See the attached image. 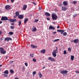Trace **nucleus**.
Here are the masks:
<instances>
[{
  "label": "nucleus",
  "mask_w": 79,
  "mask_h": 79,
  "mask_svg": "<svg viewBox=\"0 0 79 79\" xmlns=\"http://www.w3.org/2000/svg\"><path fill=\"white\" fill-rule=\"evenodd\" d=\"M51 17L53 20H56L58 18V16L55 14H52Z\"/></svg>",
  "instance_id": "nucleus-1"
},
{
  "label": "nucleus",
  "mask_w": 79,
  "mask_h": 79,
  "mask_svg": "<svg viewBox=\"0 0 79 79\" xmlns=\"http://www.w3.org/2000/svg\"><path fill=\"white\" fill-rule=\"evenodd\" d=\"M68 72L67 70H61L60 71V73L62 74H65L66 75H67V74Z\"/></svg>",
  "instance_id": "nucleus-2"
},
{
  "label": "nucleus",
  "mask_w": 79,
  "mask_h": 79,
  "mask_svg": "<svg viewBox=\"0 0 79 79\" xmlns=\"http://www.w3.org/2000/svg\"><path fill=\"white\" fill-rule=\"evenodd\" d=\"M8 20V18L7 17H2L1 18V21H6Z\"/></svg>",
  "instance_id": "nucleus-3"
},
{
  "label": "nucleus",
  "mask_w": 79,
  "mask_h": 79,
  "mask_svg": "<svg viewBox=\"0 0 79 79\" xmlns=\"http://www.w3.org/2000/svg\"><path fill=\"white\" fill-rule=\"evenodd\" d=\"M5 8L6 10H10L11 9V7L10 5H7L5 6Z\"/></svg>",
  "instance_id": "nucleus-4"
},
{
  "label": "nucleus",
  "mask_w": 79,
  "mask_h": 79,
  "mask_svg": "<svg viewBox=\"0 0 79 79\" xmlns=\"http://www.w3.org/2000/svg\"><path fill=\"white\" fill-rule=\"evenodd\" d=\"M48 60H51V61H55V60L54 58H52L51 57H48Z\"/></svg>",
  "instance_id": "nucleus-5"
},
{
  "label": "nucleus",
  "mask_w": 79,
  "mask_h": 79,
  "mask_svg": "<svg viewBox=\"0 0 79 79\" xmlns=\"http://www.w3.org/2000/svg\"><path fill=\"white\" fill-rule=\"evenodd\" d=\"M18 18L20 19H23V18H24V15H19Z\"/></svg>",
  "instance_id": "nucleus-6"
},
{
  "label": "nucleus",
  "mask_w": 79,
  "mask_h": 79,
  "mask_svg": "<svg viewBox=\"0 0 79 79\" xmlns=\"http://www.w3.org/2000/svg\"><path fill=\"white\" fill-rule=\"evenodd\" d=\"M10 40H12V39H11V38H6L5 39V41H7V42H8Z\"/></svg>",
  "instance_id": "nucleus-7"
},
{
  "label": "nucleus",
  "mask_w": 79,
  "mask_h": 79,
  "mask_svg": "<svg viewBox=\"0 0 79 79\" xmlns=\"http://www.w3.org/2000/svg\"><path fill=\"white\" fill-rule=\"evenodd\" d=\"M49 30H50L51 29H52V30H55V27H54L50 25L49 27Z\"/></svg>",
  "instance_id": "nucleus-8"
},
{
  "label": "nucleus",
  "mask_w": 79,
  "mask_h": 79,
  "mask_svg": "<svg viewBox=\"0 0 79 79\" xmlns=\"http://www.w3.org/2000/svg\"><path fill=\"white\" fill-rule=\"evenodd\" d=\"M1 53L2 54H5L6 53V51L4 50H1L0 51Z\"/></svg>",
  "instance_id": "nucleus-9"
},
{
  "label": "nucleus",
  "mask_w": 79,
  "mask_h": 79,
  "mask_svg": "<svg viewBox=\"0 0 79 79\" xmlns=\"http://www.w3.org/2000/svg\"><path fill=\"white\" fill-rule=\"evenodd\" d=\"M44 15L46 16L49 17L50 16V14L47 12H45Z\"/></svg>",
  "instance_id": "nucleus-10"
},
{
  "label": "nucleus",
  "mask_w": 79,
  "mask_h": 79,
  "mask_svg": "<svg viewBox=\"0 0 79 79\" xmlns=\"http://www.w3.org/2000/svg\"><path fill=\"white\" fill-rule=\"evenodd\" d=\"M67 9L66 8V7L63 6L62 7V10L63 11H66V10Z\"/></svg>",
  "instance_id": "nucleus-11"
},
{
  "label": "nucleus",
  "mask_w": 79,
  "mask_h": 79,
  "mask_svg": "<svg viewBox=\"0 0 79 79\" xmlns=\"http://www.w3.org/2000/svg\"><path fill=\"white\" fill-rule=\"evenodd\" d=\"M78 40H79L78 39H76L74 40L73 41H72V42H74L76 44V43H78Z\"/></svg>",
  "instance_id": "nucleus-12"
},
{
  "label": "nucleus",
  "mask_w": 79,
  "mask_h": 79,
  "mask_svg": "<svg viewBox=\"0 0 79 79\" xmlns=\"http://www.w3.org/2000/svg\"><path fill=\"white\" fill-rule=\"evenodd\" d=\"M36 30L37 28H36L35 27H33V28H32L31 29V31H32V32H35V31H36Z\"/></svg>",
  "instance_id": "nucleus-13"
},
{
  "label": "nucleus",
  "mask_w": 79,
  "mask_h": 79,
  "mask_svg": "<svg viewBox=\"0 0 79 79\" xmlns=\"http://www.w3.org/2000/svg\"><path fill=\"white\" fill-rule=\"evenodd\" d=\"M27 8V5L25 4L23 6V10H25V9Z\"/></svg>",
  "instance_id": "nucleus-14"
},
{
  "label": "nucleus",
  "mask_w": 79,
  "mask_h": 79,
  "mask_svg": "<svg viewBox=\"0 0 79 79\" xmlns=\"http://www.w3.org/2000/svg\"><path fill=\"white\" fill-rule=\"evenodd\" d=\"M15 14L16 16H19V13L18 11L16 12L15 13Z\"/></svg>",
  "instance_id": "nucleus-15"
},
{
  "label": "nucleus",
  "mask_w": 79,
  "mask_h": 79,
  "mask_svg": "<svg viewBox=\"0 0 79 79\" xmlns=\"http://www.w3.org/2000/svg\"><path fill=\"white\" fill-rule=\"evenodd\" d=\"M63 4L64 6H67L68 5V3L66 1H64L63 2Z\"/></svg>",
  "instance_id": "nucleus-16"
},
{
  "label": "nucleus",
  "mask_w": 79,
  "mask_h": 79,
  "mask_svg": "<svg viewBox=\"0 0 79 79\" xmlns=\"http://www.w3.org/2000/svg\"><path fill=\"white\" fill-rule=\"evenodd\" d=\"M31 47L33 48H37V46H35L33 44L31 45Z\"/></svg>",
  "instance_id": "nucleus-17"
},
{
  "label": "nucleus",
  "mask_w": 79,
  "mask_h": 79,
  "mask_svg": "<svg viewBox=\"0 0 79 79\" xmlns=\"http://www.w3.org/2000/svg\"><path fill=\"white\" fill-rule=\"evenodd\" d=\"M29 20L28 18H25V20L24 21V24H26V22Z\"/></svg>",
  "instance_id": "nucleus-18"
},
{
  "label": "nucleus",
  "mask_w": 79,
  "mask_h": 79,
  "mask_svg": "<svg viewBox=\"0 0 79 79\" xmlns=\"http://www.w3.org/2000/svg\"><path fill=\"white\" fill-rule=\"evenodd\" d=\"M58 53V50H55L52 53H54L55 54H56Z\"/></svg>",
  "instance_id": "nucleus-19"
},
{
  "label": "nucleus",
  "mask_w": 79,
  "mask_h": 79,
  "mask_svg": "<svg viewBox=\"0 0 79 79\" xmlns=\"http://www.w3.org/2000/svg\"><path fill=\"white\" fill-rule=\"evenodd\" d=\"M45 52H46L45 50H43L40 51V52L41 53H45Z\"/></svg>",
  "instance_id": "nucleus-20"
},
{
  "label": "nucleus",
  "mask_w": 79,
  "mask_h": 79,
  "mask_svg": "<svg viewBox=\"0 0 79 79\" xmlns=\"http://www.w3.org/2000/svg\"><path fill=\"white\" fill-rule=\"evenodd\" d=\"M8 20L9 21H10V22H11V23H13V22H14V20L13 19H8Z\"/></svg>",
  "instance_id": "nucleus-21"
},
{
  "label": "nucleus",
  "mask_w": 79,
  "mask_h": 79,
  "mask_svg": "<svg viewBox=\"0 0 79 79\" xmlns=\"http://www.w3.org/2000/svg\"><path fill=\"white\" fill-rule=\"evenodd\" d=\"M4 74H8L9 73L8 72V70H6L4 72Z\"/></svg>",
  "instance_id": "nucleus-22"
},
{
  "label": "nucleus",
  "mask_w": 79,
  "mask_h": 79,
  "mask_svg": "<svg viewBox=\"0 0 79 79\" xmlns=\"http://www.w3.org/2000/svg\"><path fill=\"white\" fill-rule=\"evenodd\" d=\"M39 77L40 78H41L42 76V73H39Z\"/></svg>",
  "instance_id": "nucleus-23"
},
{
  "label": "nucleus",
  "mask_w": 79,
  "mask_h": 79,
  "mask_svg": "<svg viewBox=\"0 0 79 79\" xmlns=\"http://www.w3.org/2000/svg\"><path fill=\"white\" fill-rule=\"evenodd\" d=\"M74 58V56H71V60L73 61Z\"/></svg>",
  "instance_id": "nucleus-24"
},
{
  "label": "nucleus",
  "mask_w": 79,
  "mask_h": 79,
  "mask_svg": "<svg viewBox=\"0 0 79 79\" xmlns=\"http://www.w3.org/2000/svg\"><path fill=\"white\" fill-rule=\"evenodd\" d=\"M10 73L13 74V73H14V71L13 69H11L10 70Z\"/></svg>",
  "instance_id": "nucleus-25"
},
{
  "label": "nucleus",
  "mask_w": 79,
  "mask_h": 79,
  "mask_svg": "<svg viewBox=\"0 0 79 79\" xmlns=\"http://www.w3.org/2000/svg\"><path fill=\"white\" fill-rule=\"evenodd\" d=\"M64 30H61V31H60V34H63V33H64Z\"/></svg>",
  "instance_id": "nucleus-26"
},
{
  "label": "nucleus",
  "mask_w": 79,
  "mask_h": 79,
  "mask_svg": "<svg viewBox=\"0 0 79 79\" xmlns=\"http://www.w3.org/2000/svg\"><path fill=\"white\" fill-rule=\"evenodd\" d=\"M9 34L10 35H11L13 34V32H10L9 33Z\"/></svg>",
  "instance_id": "nucleus-27"
},
{
  "label": "nucleus",
  "mask_w": 79,
  "mask_h": 79,
  "mask_svg": "<svg viewBox=\"0 0 79 79\" xmlns=\"http://www.w3.org/2000/svg\"><path fill=\"white\" fill-rule=\"evenodd\" d=\"M30 56L31 58H33L34 57V54H30Z\"/></svg>",
  "instance_id": "nucleus-28"
},
{
  "label": "nucleus",
  "mask_w": 79,
  "mask_h": 79,
  "mask_svg": "<svg viewBox=\"0 0 79 79\" xmlns=\"http://www.w3.org/2000/svg\"><path fill=\"white\" fill-rule=\"evenodd\" d=\"M67 35V33L66 32H64L63 33V35H64V36H66Z\"/></svg>",
  "instance_id": "nucleus-29"
},
{
  "label": "nucleus",
  "mask_w": 79,
  "mask_h": 79,
  "mask_svg": "<svg viewBox=\"0 0 79 79\" xmlns=\"http://www.w3.org/2000/svg\"><path fill=\"white\" fill-rule=\"evenodd\" d=\"M52 55L54 57H56V54L52 53Z\"/></svg>",
  "instance_id": "nucleus-30"
},
{
  "label": "nucleus",
  "mask_w": 79,
  "mask_h": 79,
  "mask_svg": "<svg viewBox=\"0 0 79 79\" xmlns=\"http://www.w3.org/2000/svg\"><path fill=\"white\" fill-rule=\"evenodd\" d=\"M63 54L64 55H66V54H67V52H66V51L64 50V51Z\"/></svg>",
  "instance_id": "nucleus-31"
},
{
  "label": "nucleus",
  "mask_w": 79,
  "mask_h": 79,
  "mask_svg": "<svg viewBox=\"0 0 79 79\" xmlns=\"http://www.w3.org/2000/svg\"><path fill=\"white\" fill-rule=\"evenodd\" d=\"M10 28L11 29H15V27H14V26H12L10 27Z\"/></svg>",
  "instance_id": "nucleus-32"
},
{
  "label": "nucleus",
  "mask_w": 79,
  "mask_h": 79,
  "mask_svg": "<svg viewBox=\"0 0 79 79\" xmlns=\"http://www.w3.org/2000/svg\"><path fill=\"white\" fill-rule=\"evenodd\" d=\"M19 26H20L21 24V22L20 20L19 21Z\"/></svg>",
  "instance_id": "nucleus-33"
},
{
  "label": "nucleus",
  "mask_w": 79,
  "mask_h": 79,
  "mask_svg": "<svg viewBox=\"0 0 79 79\" xmlns=\"http://www.w3.org/2000/svg\"><path fill=\"white\" fill-rule=\"evenodd\" d=\"M59 40H60V39H55L54 40V42H57V41H58Z\"/></svg>",
  "instance_id": "nucleus-34"
},
{
  "label": "nucleus",
  "mask_w": 79,
  "mask_h": 79,
  "mask_svg": "<svg viewBox=\"0 0 79 79\" xmlns=\"http://www.w3.org/2000/svg\"><path fill=\"white\" fill-rule=\"evenodd\" d=\"M14 61H10L9 62V64H13V62Z\"/></svg>",
  "instance_id": "nucleus-35"
},
{
  "label": "nucleus",
  "mask_w": 79,
  "mask_h": 79,
  "mask_svg": "<svg viewBox=\"0 0 79 79\" xmlns=\"http://www.w3.org/2000/svg\"><path fill=\"white\" fill-rule=\"evenodd\" d=\"M32 74H33V75H35L36 74V72L34 71L33 72Z\"/></svg>",
  "instance_id": "nucleus-36"
},
{
  "label": "nucleus",
  "mask_w": 79,
  "mask_h": 79,
  "mask_svg": "<svg viewBox=\"0 0 79 79\" xmlns=\"http://www.w3.org/2000/svg\"><path fill=\"white\" fill-rule=\"evenodd\" d=\"M33 61H34V62H36V59L35 58H34L33 59Z\"/></svg>",
  "instance_id": "nucleus-37"
},
{
  "label": "nucleus",
  "mask_w": 79,
  "mask_h": 79,
  "mask_svg": "<svg viewBox=\"0 0 79 79\" xmlns=\"http://www.w3.org/2000/svg\"><path fill=\"white\" fill-rule=\"evenodd\" d=\"M8 74H3V75L5 77H7L8 76V75H7Z\"/></svg>",
  "instance_id": "nucleus-38"
},
{
  "label": "nucleus",
  "mask_w": 79,
  "mask_h": 79,
  "mask_svg": "<svg viewBox=\"0 0 79 79\" xmlns=\"http://www.w3.org/2000/svg\"><path fill=\"white\" fill-rule=\"evenodd\" d=\"M34 21L35 23H37V22L38 21H39V19H35V20Z\"/></svg>",
  "instance_id": "nucleus-39"
},
{
  "label": "nucleus",
  "mask_w": 79,
  "mask_h": 79,
  "mask_svg": "<svg viewBox=\"0 0 79 79\" xmlns=\"http://www.w3.org/2000/svg\"><path fill=\"white\" fill-rule=\"evenodd\" d=\"M77 3V2L76 1H73V4H74L75 5Z\"/></svg>",
  "instance_id": "nucleus-40"
},
{
  "label": "nucleus",
  "mask_w": 79,
  "mask_h": 79,
  "mask_svg": "<svg viewBox=\"0 0 79 79\" xmlns=\"http://www.w3.org/2000/svg\"><path fill=\"white\" fill-rule=\"evenodd\" d=\"M22 70H23V71H24L25 69H24V67H23L22 69Z\"/></svg>",
  "instance_id": "nucleus-41"
},
{
  "label": "nucleus",
  "mask_w": 79,
  "mask_h": 79,
  "mask_svg": "<svg viewBox=\"0 0 79 79\" xmlns=\"http://www.w3.org/2000/svg\"><path fill=\"white\" fill-rule=\"evenodd\" d=\"M25 65L27 67V66H28V65L27 64V63H25Z\"/></svg>",
  "instance_id": "nucleus-42"
},
{
  "label": "nucleus",
  "mask_w": 79,
  "mask_h": 79,
  "mask_svg": "<svg viewBox=\"0 0 79 79\" xmlns=\"http://www.w3.org/2000/svg\"><path fill=\"white\" fill-rule=\"evenodd\" d=\"M47 20L50 21V18H47Z\"/></svg>",
  "instance_id": "nucleus-43"
},
{
  "label": "nucleus",
  "mask_w": 79,
  "mask_h": 79,
  "mask_svg": "<svg viewBox=\"0 0 79 79\" xmlns=\"http://www.w3.org/2000/svg\"><path fill=\"white\" fill-rule=\"evenodd\" d=\"M61 30H57V32H61Z\"/></svg>",
  "instance_id": "nucleus-44"
},
{
  "label": "nucleus",
  "mask_w": 79,
  "mask_h": 79,
  "mask_svg": "<svg viewBox=\"0 0 79 79\" xmlns=\"http://www.w3.org/2000/svg\"><path fill=\"white\" fill-rule=\"evenodd\" d=\"M42 10V8L39 7V10Z\"/></svg>",
  "instance_id": "nucleus-45"
},
{
  "label": "nucleus",
  "mask_w": 79,
  "mask_h": 79,
  "mask_svg": "<svg viewBox=\"0 0 79 79\" xmlns=\"http://www.w3.org/2000/svg\"><path fill=\"white\" fill-rule=\"evenodd\" d=\"M76 73H78V74H79V71H76Z\"/></svg>",
  "instance_id": "nucleus-46"
},
{
  "label": "nucleus",
  "mask_w": 79,
  "mask_h": 79,
  "mask_svg": "<svg viewBox=\"0 0 79 79\" xmlns=\"http://www.w3.org/2000/svg\"><path fill=\"white\" fill-rule=\"evenodd\" d=\"M11 2H15V0H11Z\"/></svg>",
  "instance_id": "nucleus-47"
},
{
  "label": "nucleus",
  "mask_w": 79,
  "mask_h": 79,
  "mask_svg": "<svg viewBox=\"0 0 79 79\" xmlns=\"http://www.w3.org/2000/svg\"><path fill=\"white\" fill-rule=\"evenodd\" d=\"M77 16V14H75L73 15L74 17H76Z\"/></svg>",
  "instance_id": "nucleus-48"
},
{
  "label": "nucleus",
  "mask_w": 79,
  "mask_h": 79,
  "mask_svg": "<svg viewBox=\"0 0 79 79\" xmlns=\"http://www.w3.org/2000/svg\"><path fill=\"white\" fill-rule=\"evenodd\" d=\"M32 3L34 5H36V3H35L34 2H32Z\"/></svg>",
  "instance_id": "nucleus-49"
},
{
  "label": "nucleus",
  "mask_w": 79,
  "mask_h": 79,
  "mask_svg": "<svg viewBox=\"0 0 79 79\" xmlns=\"http://www.w3.org/2000/svg\"><path fill=\"white\" fill-rule=\"evenodd\" d=\"M13 19L14 20V22H15V21H16V19Z\"/></svg>",
  "instance_id": "nucleus-50"
},
{
  "label": "nucleus",
  "mask_w": 79,
  "mask_h": 79,
  "mask_svg": "<svg viewBox=\"0 0 79 79\" xmlns=\"http://www.w3.org/2000/svg\"><path fill=\"white\" fill-rule=\"evenodd\" d=\"M2 32L1 31H0V35H2Z\"/></svg>",
  "instance_id": "nucleus-51"
},
{
  "label": "nucleus",
  "mask_w": 79,
  "mask_h": 79,
  "mask_svg": "<svg viewBox=\"0 0 79 79\" xmlns=\"http://www.w3.org/2000/svg\"><path fill=\"white\" fill-rule=\"evenodd\" d=\"M0 50H3V48H0Z\"/></svg>",
  "instance_id": "nucleus-52"
},
{
  "label": "nucleus",
  "mask_w": 79,
  "mask_h": 79,
  "mask_svg": "<svg viewBox=\"0 0 79 79\" xmlns=\"http://www.w3.org/2000/svg\"><path fill=\"white\" fill-rule=\"evenodd\" d=\"M56 31H55L53 32V34H56Z\"/></svg>",
  "instance_id": "nucleus-53"
},
{
  "label": "nucleus",
  "mask_w": 79,
  "mask_h": 79,
  "mask_svg": "<svg viewBox=\"0 0 79 79\" xmlns=\"http://www.w3.org/2000/svg\"><path fill=\"white\" fill-rule=\"evenodd\" d=\"M68 50H71V48H68Z\"/></svg>",
  "instance_id": "nucleus-54"
},
{
  "label": "nucleus",
  "mask_w": 79,
  "mask_h": 79,
  "mask_svg": "<svg viewBox=\"0 0 79 79\" xmlns=\"http://www.w3.org/2000/svg\"><path fill=\"white\" fill-rule=\"evenodd\" d=\"M57 28H58V29H59V28H60V26H58L57 27Z\"/></svg>",
  "instance_id": "nucleus-55"
},
{
  "label": "nucleus",
  "mask_w": 79,
  "mask_h": 79,
  "mask_svg": "<svg viewBox=\"0 0 79 79\" xmlns=\"http://www.w3.org/2000/svg\"><path fill=\"white\" fill-rule=\"evenodd\" d=\"M14 18H16V16H14Z\"/></svg>",
  "instance_id": "nucleus-56"
},
{
  "label": "nucleus",
  "mask_w": 79,
  "mask_h": 79,
  "mask_svg": "<svg viewBox=\"0 0 79 79\" xmlns=\"http://www.w3.org/2000/svg\"><path fill=\"white\" fill-rule=\"evenodd\" d=\"M15 79H19V78L18 77H15Z\"/></svg>",
  "instance_id": "nucleus-57"
},
{
  "label": "nucleus",
  "mask_w": 79,
  "mask_h": 79,
  "mask_svg": "<svg viewBox=\"0 0 79 79\" xmlns=\"http://www.w3.org/2000/svg\"><path fill=\"white\" fill-rule=\"evenodd\" d=\"M2 21H0V24H2Z\"/></svg>",
  "instance_id": "nucleus-58"
},
{
  "label": "nucleus",
  "mask_w": 79,
  "mask_h": 79,
  "mask_svg": "<svg viewBox=\"0 0 79 79\" xmlns=\"http://www.w3.org/2000/svg\"><path fill=\"white\" fill-rule=\"evenodd\" d=\"M44 68H45V66L43 67V69H44Z\"/></svg>",
  "instance_id": "nucleus-59"
},
{
  "label": "nucleus",
  "mask_w": 79,
  "mask_h": 79,
  "mask_svg": "<svg viewBox=\"0 0 79 79\" xmlns=\"http://www.w3.org/2000/svg\"><path fill=\"white\" fill-rule=\"evenodd\" d=\"M11 25H15V24H14V23H11Z\"/></svg>",
  "instance_id": "nucleus-60"
},
{
  "label": "nucleus",
  "mask_w": 79,
  "mask_h": 79,
  "mask_svg": "<svg viewBox=\"0 0 79 79\" xmlns=\"http://www.w3.org/2000/svg\"><path fill=\"white\" fill-rule=\"evenodd\" d=\"M68 50L69 52H71V50Z\"/></svg>",
  "instance_id": "nucleus-61"
},
{
  "label": "nucleus",
  "mask_w": 79,
  "mask_h": 79,
  "mask_svg": "<svg viewBox=\"0 0 79 79\" xmlns=\"http://www.w3.org/2000/svg\"><path fill=\"white\" fill-rule=\"evenodd\" d=\"M2 65H0V67H2Z\"/></svg>",
  "instance_id": "nucleus-62"
},
{
  "label": "nucleus",
  "mask_w": 79,
  "mask_h": 79,
  "mask_svg": "<svg viewBox=\"0 0 79 79\" xmlns=\"http://www.w3.org/2000/svg\"><path fill=\"white\" fill-rule=\"evenodd\" d=\"M60 6H61V5H62L61 4H60Z\"/></svg>",
  "instance_id": "nucleus-63"
},
{
  "label": "nucleus",
  "mask_w": 79,
  "mask_h": 79,
  "mask_svg": "<svg viewBox=\"0 0 79 79\" xmlns=\"http://www.w3.org/2000/svg\"><path fill=\"white\" fill-rule=\"evenodd\" d=\"M7 2H9V0H7Z\"/></svg>",
  "instance_id": "nucleus-64"
}]
</instances>
